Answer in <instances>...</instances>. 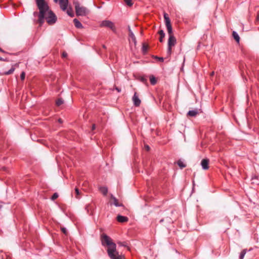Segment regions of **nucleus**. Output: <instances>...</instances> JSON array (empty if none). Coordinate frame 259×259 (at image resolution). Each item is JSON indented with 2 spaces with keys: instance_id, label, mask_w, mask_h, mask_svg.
Here are the masks:
<instances>
[{
  "instance_id": "obj_1",
  "label": "nucleus",
  "mask_w": 259,
  "mask_h": 259,
  "mask_svg": "<svg viewBox=\"0 0 259 259\" xmlns=\"http://www.w3.org/2000/svg\"><path fill=\"white\" fill-rule=\"evenodd\" d=\"M36 6L39 10L38 22L40 25L44 23L46 18L49 24H53L57 21L55 14L49 10V7L45 0H35Z\"/></svg>"
},
{
  "instance_id": "obj_2",
  "label": "nucleus",
  "mask_w": 259,
  "mask_h": 259,
  "mask_svg": "<svg viewBox=\"0 0 259 259\" xmlns=\"http://www.w3.org/2000/svg\"><path fill=\"white\" fill-rule=\"evenodd\" d=\"M102 244L103 245L108 246L107 253L111 259H123L122 255L119 254L116 250V245L113 242L111 238L106 234H103L101 236Z\"/></svg>"
},
{
  "instance_id": "obj_3",
  "label": "nucleus",
  "mask_w": 259,
  "mask_h": 259,
  "mask_svg": "<svg viewBox=\"0 0 259 259\" xmlns=\"http://www.w3.org/2000/svg\"><path fill=\"white\" fill-rule=\"evenodd\" d=\"M76 15L77 16H85L89 13L88 10L84 7H80L78 2L74 3Z\"/></svg>"
},
{
  "instance_id": "obj_4",
  "label": "nucleus",
  "mask_w": 259,
  "mask_h": 259,
  "mask_svg": "<svg viewBox=\"0 0 259 259\" xmlns=\"http://www.w3.org/2000/svg\"><path fill=\"white\" fill-rule=\"evenodd\" d=\"M163 17L169 36H174V35L172 34V28L170 23V20L168 14L166 13H164Z\"/></svg>"
},
{
  "instance_id": "obj_5",
  "label": "nucleus",
  "mask_w": 259,
  "mask_h": 259,
  "mask_svg": "<svg viewBox=\"0 0 259 259\" xmlns=\"http://www.w3.org/2000/svg\"><path fill=\"white\" fill-rule=\"evenodd\" d=\"M176 44V39L174 36H169L168 40V48L167 54L170 56L171 54V48Z\"/></svg>"
},
{
  "instance_id": "obj_6",
  "label": "nucleus",
  "mask_w": 259,
  "mask_h": 259,
  "mask_svg": "<svg viewBox=\"0 0 259 259\" xmlns=\"http://www.w3.org/2000/svg\"><path fill=\"white\" fill-rule=\"evenodd\" d=\"M100 27H105L111 29L113 31H115V27L114 23L109 20H103L101 22Z\"/></svg>"
},
{
  "instance_id": "obj_7",
  "label": "nucleus",
  "mask_w": 259,
  "mask_h": 259,
  "mask_svg": "<svg viewBox=\"0 0 259 259\" xmlns=\"http://www.w3.org/2000/svg\"><path fill=\"white\" fill-rule=\"evenodd\" d=\"M132 100H133L134 104L136 107H138L140 105L141 101L140 99L139 98L136 92L135 93V94L133 97Z\"/></svg>"
},
{
  "instance_id": "obj_8",
  "label": "nucleus",
  "mask_w": 259,
  "mask_h": 259,
  "mask_svg": "<svg viewBox=\"0 0 259 259\" xmlns=\"http://www.w3.org/2000/svg\"><path fill=\"white\" fill-rule=\"evenodd\" d=\"M68 4V0H59V5L61 9L65 11L67 10Z\"/></svg>"
},
{
  "instance_id": "obj_9",
  "label": "nucleus",
  "mask_w": 259,
  "mask_h": 259,
  "mask_svg": "<svg viewBox=\"0 0 259 259\" xmlns=\"http://www.w3.org/2000/svg\"><path fill=\"white\" fill-rule=\"evenodd\" d=\"M209 160L208 159H203L201 161V165L203 169L206 170L209 168L208 164Z\"/></svg>"
},
{
  "instance_id": "obj_10",
  "label": "nucleus",
  "mask_w": 259,
  "mask_h": 259,
  "mask_svg": "<svg viewBox=\"0 0 259 259\" xmlns=\"http://www.w3.org/2000/svg\"><path fill=\"white\" fill-rule=\"evenodd\" d=\"M128 218L125 216L118 215L117 217V220L120 223H124L128 221Z\"/></svg>"
},
{
  "instance_id": "obj_11",
  "label": "nucleus",
  "mask_w": 259,
  "mask_h": 259,
  "mask_svg": "<svg viewBox=\"0 0 259 259\" xmlns=\"http://www.w3.org/2000/svg\"><path fill=\"white\" fill-rule=\"evenodd\" d=\"M73 21L75 26L77 28H83V26H82V24L80 22V21L78 19L75 18L73 19Z\"/></svg>"
},
{
  "instance_id": "obj_12",
  "label": "nucleus",
  "mask_w": 259,
  "mask_h": 259,
  "mask_svg": "<svg viewBox=\"0 0 259 259\" xmlns=\"http://www.w3.org/2000/svg\"><path fill=\"white\" fill-rule=\"evenodd\" d=\"M198 114V111L197 109L190 110L187 113V115L191 117H195Z\"/></svg>"
},
{
  "instance_id": "obj_13",
  "label": "nucleus",
  "mask_w": 259,
  "mask_h": 259,
  "mask_svg": "<svg viewBox=\"0 0 259 259\" xmlns=\"http://www.w3.org/2000/svg\"><path fill=\"white\" fill-rule=\"evenodd\" d=\"M128 36L130 37L129 40H130V39H131V40L133 41L135 45L136 46L137 44V40H136V37L135 35H134L133 32V31L130 32V33H129V34H128Z\"/></svg>"
},
{
  "instance_id": "obj_14",
  "label": "nucleus",
  "mask_w": 259,
  "mask_h": 259,
  "mask_svg": "<svg viewBox=\"0 0 259 259\" xmlns=\"http://www.w3.org/2000/svg\"><path fill=\"white\" fill-rule=\"evenodd\" d=\"M100 191L104 196H106L108 193V188L106 187H101L100 188Z\"/></svg>"
},
{
  "instance_id": "obj_15",
  "label": "nucleus",
  "mask_w": 259,
  "mask_h": 259,
  "mask_svg": "<svg viewBox=\"0 0 259 259\" xmlns=\"http://www.w3.org/2000/svg\"><path fill=\"white\" fill-rule=\"evenodd\" d=\"M158 33L160 35V37L159 38V41L160 42H162L163 41V39L165 36V33L163 30H160L158 31Z\"/></svg>"
},
{
  "instance_id": "obj_16",
  "label": "nucleus",
  "mask_w": 259,
  "mask_h": 259,
  "mask_svg": "<svg viewBox=\"0 0 259 259\" xmlns=\"http://www.w3.org/2000/svg\"><path fill=\"white\" fill-rule=\"evenodd\" d=\"M234 39L237 42H239L240 40V37L236 31H233L232 33Z\"/></svg>"
},
{
  "instance_id": "obj_17",
  "label": "nucleus",
  "mask_w": 259,
  "mask_h": 259,
  "mask_svg": "<svg viewBox=\"0 0 259 259\" xmlns=\"http://www.w3.org/2000/svg\"><path fill=\"white\" fill-rule=\"evenodd\" d=\"M15 70V68L14 66H12L10 70L8 71L5 72L3 74L4 75H10L12 74Z\"/></svg>"
},
{
  "instance_id": "obj_18",
  "label": "nucleus",
  "mask_w": 259,
  "mask_h": 259,
  "mask_svg": "<svg viewBox=\"0 0 259 259\" xmlns=\"http://www.w3.org/2000/svg\"><path fill=\"white\" fill-rule=\"evenodd\" d=\"M150 81L152 85H155L156 83L157 80L153 75H151L150 76Z\"/></svg>"
},
{
  "instance_id": "obj_19",
  "label": "nucleus",
  "mask_w": 259,
  "mask_h": 259,
  "mask_svg": "<svg viewBox=\"0 0 259 259\" xmlns=\"http://www.w3.org/2000/svg\"><path fill=\"white\" fill-rule=\"evenodd\" d=\"M111 197L113 200V204L116 206H120V205L118 202L117 199L113 196L112 195H111Z\"/></svg>"
},
{
  "instance_id": "obj_20",
  "label": "nucleus",
  "mask_w": 259,
  "mask_h": 259,
  "mask_svg": "<svg viewBox=\"0 0 259 259\" xmlns=\"http://www.w3.org/2000/svg\"><path fill=\"white\" fill-rule=\"evenodd\" d=\"M177 164L181 168H183L186 166V165L181 160L178 161Z\"/></svg>"
},
{
  "instance_id": "obj_21",
  "label": "nucleus",
  "mask_w": 259,
  "mask_h": 259,
  "mask_svg": "<svg viewBox=\"0 0 259 259\" xmlns=\"http://www.w3.org/2000/svg\"><path fill=\"white\" fill-rule=\"evenodd\" d=\"M246 253V249H244L242 250L239 255V259H243Z\"/></svg>"
},
{
  "instance_id": "obj_22",
  "label": "nucleus",
  "mask_w": 259,
  "mask_h": 259,
  "mask_svg": "<svg viewBox=\"0 0 259 259\" xmlns=\"http://www.w3.org/2000/svg\"><path fill=\"white\" fill-rule=\"evenodd\" d=\"M117 243L120 246L128 247V243L126 242L118 241Z\"/></svg>"
},
{
  "instance_id": "obj_23",
  "label": "nucleus",
  "mask_w": 259,
  "mask_h": 259,
  "mask_svg": "<svg viewBox=\"0 0 259 259\" xmlns=\"http://www.w3.org/2000/svg\"><path fill=\"white\" fill-rule=\"evenodd\" d=\"M66 10L67 13L69 16L71 17H73L74 16V13L71 8H69Z\"/></svg>"
},
{
  "instance_id": "obj_24",
  "label": "nucleus",
  "mask_w": 259,
  "mask_h": 259,
  "mask_svg": "<svg viewBox=\"0 0 259 259\" xmlns=\"http://www.w3.org/2000/svg\"><path fill=\"white\" fill-rule=\"evenodd\" d=\"M63 103H64V101L62 99H60V98L58 99L56 102V105L58 106H61L62 104H63Z\"/></svg>"
},
{
  "instance_id": "obj_25",
  "label": "nucleus",
  "mask_w": 259,
  "mask_h": 259,
  "mask_svg": "<svg viewBox=\"0 0 259 259\" xmlns=\"http://www.w3.org/2000/svg\"><path fill=\"white\" fill-rule=\"evenodd\" d=\"M142 50L143 53H146L148 50V46L145 45V44H143L142 46Z\"/></svg>"
},
{
  "instance_id": "obj_26",
  "label": "nucleus",
  "mask_w": 259,
  "mask_h": 259,
  "mask_svg": "<svg viewBox=\"0 0 259 259\" xmlns=\"http://www.w3.org/2000/svg\"><path fill=\"white\" fill-rule=\"evenodd\" d=\"M124 2L128 6H132L133 4L132 0H124Z\"/></svg>"
},
{
  "instance_id": "obj_27",
  "label": "nucleus",
  "mask_w": 259,
  "mask_h": 259,
  "mask_svg": "<svg viewBox=\"0 0 259 259\" xmlns=\"http://www.w3.org/2000/svg\"><path fill=\"white\" fill-rule=\"evenodd\" d=\"M58 197V194L57 193H55L51 197V199L52 200H55Z\"/></svg>"
},
{
  "instance_id": "obj_28",
  "label": "nucleus",
  "mask_w": 259,
  "mask_h": 259,
  "mask_svg": "<svg viewBox=\"0 0 259 259\" xmlns=\"http://www.w3.org/2000/svg\"><path fill=\"white\" fill-rule=\"evenodd\" d=\"M75 193H76V198H79V197H78L79 195L80 194V192H79V190L78 188H76L75 189Z\"/></svg>"
},
{
  "instance_id": "obj_29",
  "label": "nucleus",
  "mask_w": 259,
  "mask_h": 259,
  "mask_svg": "<svg viewBox=\"0 0 259 259\" xmlns=\"http://www.w3.org/2000/svg\"><path fill=\"white\" fill-rule=\"evenodd\" d=\"M155 58L160 62H163L164 60V58L163 57H159L158 56H155Z\"/></svg>"
},
{
  "instance_id": "obj_30",
  "label": "nucleus",
  "mask_w": 259,
  "mask_h": 259,
  "mask_svg": "<svg viewBox=\"0 0 259 259\" xmlns=\"http://www.w3.org/2000/svg\"><path fill=\"white\" fill-rule=\"evenodd\" d=\"M25 77V74L24 72H22L20 75V78L21 80H24Z\"/></svg>"
},
{
  "instance_id": "obj_31",
  "label": "nucleus",
  "mask_w": 259,
  "mask_h": 259,
  "mask_svg": "<svg viewBox=\"0 0 259 259\" xmlns=\"http://www.w3.org/2000/svg\"><path fill=\"white\" fill-rule=\"evenodd\" d=\"M61 231L64 234H67V230L65 228H61Z\"/></svg>"
},
{
  "instance_id": "obj_32",
  "label": "nucleus",
  "mask_w": 259,
  "mask_h": 259,
  "mask_svg": "<svg viewBox=\"0 0 259 259\" xmlns=\"http://www.w3.org/2000/svg\"><path fill=\"white\" fill-rule=\"evenodd\" d=\"M141 81L144 83H146L147 82V79L144 77H142L141 78Z\"/></svg>"
},
{
  "instance_id": "obj_33",
  "label": "nucleus",
  "mask_w": 259,
  "mask_h": 259,
  "mask_svg": "<svg viewBox=\"0 0 259 259\" xmlns=\"http://www.w3.org/2000/svg\"><path fill=\"white\" fill-rule=\"evenodd\" d=\"M89 207H90V205H88L85 207V209L87 210V211L88 213L89 212Z\"/></svg>"
},
{
  "instance_id": "obj_34",
  "label": "nucleus",
  "mask_w": 259,
  "mask_h": 259,
  "mask_svg": "<svg viewBox=\"0 0 259 259\" xmlns=\"http://www.w3.org/2000/svg\"><path fill=\"white\" fill-rule=\"evenodd\" d=\"M67 56V54L65 52H63L62 54V57H66Z\"/></svg>"
},
{
  "instance_id": "obj_35",
  "label": "nucleus",
  "mask_w": 259,
  "mask_h": 259,
  "mask_svg": "<svg viewBox=\"0 0 259 259\" xmlns=\"http://www.w3.org/2000/svg\"><path fill=\"white\" fill-rule=\"evenodd\" d=\"M127 28H128V31L129 33H130V32H132L130 26H128Z\"/></svg>"
},
{
  "instance_id": "obj_36",
  "label": "nucleus",
  "mask_w": 259,
  "mask_h": 259,
  "mask_svg": "<svg viewBox=\"0 0 259 259\" xmlns=\"http://www.w3.org/2000/svg\"><path fill=\"white\" fill-rule=\"evenodd\" d=\"M145 148H146V150H147V151H149V150H150V147H149V146H148V145H146V146H145Z\"/></svg>"
},
{
  "instance_id": "obj_37",
  "label": "nucleus",
  "mask_w": 259,
  "mask_h": 259,
  "mask_svg": "<svg viewBox=\"0 0 259 259\" xmlns=\"http://www.w3.org/2000/svg\"><path fill=\"white\" fill-rule=\"evenodd\" d=\"M96 128V125L95 124L92 125V130H94Z\"/></svg>"
},
{
  "instance_id": "obj_38",
  "label": "nucleus",
  "mask_w": 259,
  "mask_h": 259,
  "mask_svg": "<svg viewBox=\"0 0 259 259\" xmlns=\"http://www.w3.org/2000/svg\"><path fill=\"white\" fill-rule=\"evenodd\" d=\"M58 122H60V123H62L63 121H62V120L61 118H59L58 119Z\"/></svg>"
},
{
  "instance_id": "obj_39",
  "label": "nucleus",
  "mask_w": 259,
  "mask_h": 259,
  "mask_svg": "<svg viewBox=\"0 0 259 259\" xmlns=\"http://www.w3.org/2000/svg\"><path fill=\"white\" fill-rule=\"evenodd\" d=\"M37 14H38V13H37V12H34L33 13V15H34V16H36V15H37Z\"/></svg>"
},
{
  "instance_id": "obj_40",
  "label": "nucleus",
  "mask_w": 259,
  "mask_h": 259,
  "mask_svg": "<svg viewBox=\"0 0 259 259\" xmlns=\"http://www.w3.org/2000/svg\"><path fill=\"white\" fill-rule=\"evenodd\" d=\"M0 52H3V53L5 52V51L2 48H0Z\"/></svg>"
},
{
  "instance_id": "obj_41",
  "label": "nucleus",
  "mask_w": 259,
  "mask_h": 259,
  "mask_svg": "<svg viewBox=\"0 0 259 259\" xmlns=\"http://www.w3.org/2000/svg\"><path fill=\"white\" fill-rule=\"evenodd\" d=\"M58 0H54L55 3H57Z\"/></svg>"
},
{
  "instance_id": "obj_42",
  "label": "nucleus",
  "mask_w": 259,
  "mask_h": 259,
  "mask_svg": "<svg viewBox=\"0 0 259 259\" xmlns=\"http://www.w3.org/2000/svg\"><path fill=\"white\" fill-rule=\"evenodd\" d=\"M214 74V72H211V75H213Z\"/></svg>"
},
{
  "instance_id": "obj_43",
  "label": "nucleus",
  "mask_w": 259,
  "mask_h": 259,
  "mask_svg": "<svg viewBox=\"0 0 259 259\" xmlns=\"http://www.w3.org/2000/svg\"><path fill=\"white\" fill-rule=\"evenodd\" d=\"M163 219H162V220H161L160 221V222L161 223V222H163Z\"/></svg>"
},
{
  "instance_id": "obj_44",
  "label": "nucleus",
  "mask_w": 259,
  "mask_h": 259,
  "mask_svg": "<svg viewBox=\"0 0 259 259\" xmlns=\"http://www.w3.org/2000/svg\"><path fill=\"white\" fill-rule=\"evenodd\" d=\"M2 60H3V59H2V58H1V57H0V61H2Z\"/></svg>"
},
{
  "instance_id": "obj_45",
  "label": "nucleus",
  "mask_w": 259,
  "mask_h": 259,
  "mask_svg": "<svg viewBox=\"0 0 259 259\" xmlns=\"http://www.w3.org/2000/svg\"><path fill=\"white\" fill-rule=\"evenodd\" d=\"M103 48H106V47H105V46L104 45H103Z\"/></svg>"
},
{
  "instance_id": "obj_46",
  "label": "nucleus",
  "mask_w": 259,
  "mask_h": 259,
  "mask_svg": "<svg viewBox=\"0 0 259 259\" xmlns=\"http://www.w3.org/2000/svg\"><path fill=\"white\" fill-rule=\"evenodd\" d=\"M1 207H2V206H1V205H0V208H1Z\"/></svg>"
}]
</instances>
